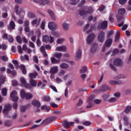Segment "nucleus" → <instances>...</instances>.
<instances>
[{
	"label": "nucleus",
	"instance_id": "nucleus-1",
	"mask_svg": "<svg viewBox=\"0 0 131 131\" xmlns=\"http://www.w3.org/2000/svg\"><path fill=\"white\" fill-rule=\"evenodd\" d=\"M14 12L17 16H20L21 19H22L25 15V9L24 8L22 7H20L18 5H16L14 6Z\"/></svg>",
	"mask_w": 131,
	"mask_h": 131
},
{
	"label": "nucleus",
	"instance_id": "nucleus-2",
	"mask_svg": "<svg viewBox=\"0 0 131 131\" xmlns=\"http://www.w3.org/2000/svg\"><path fill=\"white\" fill-rule=\"evenodd\" d=\"M42 41L43 42H50V43H53L55 41V38L51 35H43L42 37Z\"/></svg>",
	"mask_w": 131,
	"mask_h": 131
},
{
	"label": "nucleus",
	"instance_id": "nucleus-3",
	"mask_svg": "<svg viewBox=\"0 0 131 131\" xmlns=\"http://www.w3.org/2000/svg\"><path fill=\"white\" fill-rule=\"evenodd\" d=\"M20 97L21 99H26L27 100H30L33 97L32 94L30 93H25V91L23 90H21L20 92Z\"/></svg>",
	"mask_w": 131,
	"mask_h": 131
},
{
	"label": "nucleus",
	"instance_id": "nucleus-4",
	"mask_svg": "<svg viewBox=\"0 0 131 131\" xmlns=\"http://www.w3.org/2000/svg\"><path fill=\"white\" fill-rule=\"evenodd\" d=\"M96 38V35L94 33H91L90 35H89L86 38V43L88 45H91L94 41L95 40V38Z\"/></svg>",
	"mask_w": 131,
	"mask_h": 131
},
{
	"label": "nucleus",
	"instance_id": "nucleus-5",
	"mask_svg": "<svg viewBox=\"0 0 131 131\" xmlns=\"http://www.w3.org/2000/svg\"><path fill=\"white\" fill-rule=\"evenodd\" d=\"M20 81L22 84L23 86H24V88H26V89H31V85L27 83V82L26 81V79H25V78L23 77H20Z\"/></svg>",
	"mask_w": 131,
	"mask_h": 131
},
{
	"label": "nucleus",
	"instance_id": "nucleus-6",
	"mask_svg": "<svg viewBox=\"0 0 131 131\" xmlns=\"http://www.w3.org/2000/svg\"><path fill=\"white\" fill-rule=\"evenodd\" d=\"M48 28L52 31L57 30V29L58 28V25L54 21H50L48 24Z\"/></svg>",
	"mask_w": 131,
	"mask_h": 131
},
{
	"label": "nucleus",
	"instance_id": "nucleus-7",
	"mask_svg": "<svg viewBox=\"0 0 131 131\" xmlns=\"http://www.w3.org/2000/svg\"><path fill=\"white\" fill-rule=\"evenodd\" d=\"M18 94L17 93V91H12L10 94V98L13 102H17L19 98H18V96H17V95Z\"/></svg>",
	"mask_w": 131,
	"mask_h": 131
},
{
	"label": "nucleus",
	"instance_id": "nucleus-8",
	"mask_svg": "<svg viewBox=\"0 0 131 131\" xmlns=\"http://www.w3.org/2000/svg\"><path fill=\"white\" fill-rule=\"evenodd\" d=\"M94 12V9L92 7H90L88 9V10L86 11H81L79 12L80 16H85V15H88V14H92Z\"/></svg>",
	"mask_w": 131,
	"mask_h": 131
},
{
	"label": "nucleus",
	"instance_id": "nucleus-9",
	"mask_svg": "<svg viewBox=\"0 0 131 131\" xmlns=\"http://www.w3.org/2000/svg\"><path fill=\"white\" fill-rule=\"evenodd\" d=\"M109 89H110L109 85L104 84L101 86L99 91V90H95L94 93H97L99 94L100 93V92H106V91H108Z\"/></svg>",
	"mask_w": 131,
	"mask_h": 131
},
{
	"label": "nucleus",
	"instance_id": "nucleus-10",
	"mask_svg": "<svg viewBox=\"0 0 131 131\" xmlns=\"http://www.w3.org/2000/svg\"><path fill=\"white\" fill-rule=\"evenodd\" d=\"M114 65L118 67H121L123 65V61L120 58H116L114 60Z\"/></svg>",
	"mask_w": 131,
	"mask_h": 131
},
{
	"label": "nucleus",
	"instance_id": "nucleus-11",
	"mask_svg": "<svg viewBox=\"0 0 131 131\" xmlns=\"http://www.w3.org/2000/svg\"><path fill=\"white\" fill-rule=\"evenodd\" d=\"M98 39L100 42H103L105 40V32H101L99 33L98 36Z\"/></svg>",
	"mask_w": 131,
	"mask_h": 131
},
{
	"label": "nucleus",
	"instance_id": "nucleus-12",
	"mask_svg": "<svg viewBox=\"0 0 131 131\" xmlns=\"http://www.w3.org/2000/svg\"><path fill=\"white\" fill-rule=\"evenodd\" d=\"M107 26H108V23L106 21H104L102 23H99L98 25V28H100L101 29H106Z\"/></svg>",
	"mask_w": 131,
	"mask_h": 131
},
{
	"label": "nucleus",
	"instance_id": "nucleus-13",
	"mask_svg": "<svg viewBox=\"0 0 131 131\" xmlns=\"http://www.w3.org/2000/svg\"><path fill=\"white\" fill-rule=\"evenodd\" d=\"M56 52H66L67 51V47L65 46H58L55 49Z\"/></svg>",
	"mask_w": 131,
	"mask_h": 131
},
{
	"label": "nucleus",
	"instance_id": "nucleus-14",
	"mask_svg": "<svg viewBox=\"0 0 131 131\" xmlns=\"http://www.w3.org/2000/svg\"><path fill=\"white\" fill-rule=\"evenodd\" d=\"M112 45V39H108L105 41V45H104L102 48V52H105V50H106V47H110Z\"/></svg>",
	"mask_w": 131,
	"mask_h": 131
},
{
	"label": "nucleus",
	"instance_id": "nucleus-15",
	"mask_svg": "<svg viewBox=\"0 0 131 131\" xmlns=\"http://www.w3.org/2000/svg\"><path fill=\"white\" fill-rule=\"evenodd\" d=\"M12 110V106L10 104H7L5 108L3 110V112L4 114H9V112Z\"/></svg>",
	"mask_w": 131,
	"mask_h": 131
},
{
	"label": "nucleus",
	"instance_id": "nucleus-16",
	"mask_svg": "<svg viewBox=\"0 0 131 131\" xmlns=\"http://www.w3.org/2000/svg\"><path fill=\"white\" fill-rule=\"evenodd\" d=\"M55 119H57V117H51L50 118L46 119L45 120H44L42 122V123L43 124H48V123H50V122H52V121H53V120H55Z\"/></svg>",
	"mask_w": 131,
	"mask_h": 131
},
{
	"label": "nucleus",
	"instance_id": "nucleus-17",
	"mask_svg": "<svg viewBox=\"0 0 131 131\" xmlns=\"http://www.w3.org/2000/svg\"><path fill=\"white\" fill-rule=\"evenodd\" d=\"M58 71H59L58 67L54 66L50 68V73L51 74H56V73H58Z\"/></svg>",
	"mask_w": 131,
	"mask_h": 131
},
{
	"label": "nucleus",
	"instance_id": "nucleus-18",
	"mask_svg": "<svg viewBox=\"0 0 131 131\" xmlns=\"http://www.w3.org/2000/svg\"><path fill=\"white\" fill-rule=\"evenodd\" d=\"M81 53H82V51L80 49H79L77 50V51L76 53V55H75V60L76 61H78L80 58H81Z\"/></svg>",
	"mask_w": 131,
	"mask_h": 131
},
{
	"label": "nucleus",
	"instance_id": "nucleus-19",
	"mask_svg": "<svg viewBox=\"0 0 131 131\" xmlns=\"http://www.w3.org/2000/svg\"><path fill=\"white\" fill-rule=\"evenodd\" d=\"M97 49H98V44H97V43H93L90 50L91 53H92V54L96 53Z\"/></svg>",
	"mask_w": 131,
	"mask_h": 131
},
{
	"label": "nucleus",
	"instance_id": "nucleus-20",
	"mask_svg": "<svg viewBox=\"0 0 131 131\" xmlns=\"http://www.w3.org/2000/svg\"><path fill=\"white\" fill-rule=\"evenodd\" d=\"M3 38L5 39H8L10 42H13V41H14V38H13V37H12V36H9L6 33L4 34Z\"/></svg>",
	"mask_w": 131,
	"mask_h": 131
},
{
	"label": "nucleus",
	"instance_id": "nucleus-21",
	"mask_svg": "<svg viewBox=\"0 0 131 131\" xmlns=\"http://www.w3.org/2000/svg\"><path fill=\"white\" fill-rule=\"evenodd\" d=\"M109 83L112 85H116V84L119 85L122 83V81L121 80H110Z\"/></svg>",
	"mask_w": 131,
	"mask_h": 131
},
{
	"label": "nucleus",
	"instance_id": "nucleus-22",
	"mask_svg": "<svg viewBox=\"0 0 131 131\" xmlns=\"http://www.w3.org/2000/svg\"><path fill=\"white\" fill-rule=\"evenodd\" d=\"M39 4L40 6H46V5H49L50 4V1L49 0H39Z\"/></svg>",
	"mask_w": 131,
	"mask_h": 131
},
{
	"label": "nucleus",
	"instance_id": "nucleus-23",
	"mask_svg": "<svg viewBox=\"0 0 131 131\" xmlns=\"http://www.w3.org/2000/svg\"><path fill=\"white\" fill-rule=\"evenodd\" d=\"M32 105L36 107L37 108H39L40 107V102L37 100H34L32 102Z\"/></svg>",
	"mask_w": 131,
	"mask_h": 131
},
{
	"label": "nucleus",
	"instance_id": "nucleus-24",
	"mask_svg": "<svg viewBox=\"0 0 131 131\" xmlns=\"http://www.w3.org/2000/svg\"><path fill=\"white\" fill-rule=\"evenodd\" d=\"M60 68L61 69H68L69 68V65L68 64L65 63V62H62L61 63L60 66H59Z\"/></svg>",
	"mask_w": 131,
	"mask_h": 131
},
{
	"label": "nucleus",
	"instance_id": "nucleus-25",
	"mask_svg": "<svg viewBox=\"0 0 131 131\" xmlns=\"http://www.w3.org/2000/svg\"><path fill=\"white\" fill-rule=\"evenodd\" d=\"M70 26L69 24L67 23H63L62 25V28L65 31H67L69 29Z\"/></svg>",
	"mask_w": 131,
	"mask_h": 131
},
{
	"label": "nucleus",
	"instance_id": "nucleus-26",
	"mask_svg": "<svg viewBox=\"0 0 131 131\" xmlns=\"http://www.w3.org/2000/svg\"><path fill=\"white\" fill-rule=\"evenodd\" d=\"M51 61L52 64H59L60 62H61V60L60 59H57L55 58V57H51Z\"/></svg>",
	"mask_w": 131,
	"mask_h": 131
},
{
	"label": "nucleus",
	"instance_id": "nucleus-27",
	"mask_svg": "<svg viewBox=\"0 0 131 131\" xmlns=\"http://www.w3.org/2000/svg\"><path fill=\"white\" fill-rule=\"evenodd\" d=\"M8 27L9 30H13V29H15V23L13 21H11Z\"/></svg>",
	"mask_w": 131,
	"mask_h": 131
},
{
	"label": "nucleus",
	"instance_id": "nucleus-28",
	"mask_svg": "<svg viewBox=\"0 0 131 131\" xmlns=\"http://www.w3.org/2000/svg\"><path fill=\"white\" fill-rule=\"evenodd\" d=\"M48 14H49L51 18H52V20H56V16H55V13L53 11L49 10L48 11Z\"/></svg>",
	"mask_w": 131,
	"mask_h": 131
},
{
	"label": "nucleus",
	"instance_id": "nucleus-29",
	"mask_svg": "<svg viewBox=\"0 0 131 131\" xmlns=\"http://www.w3.org/2000/svg\"><path fill=\"white\" fill-rule=\"evenodd\" d=\"M39 23H40V19H39L38 21H37V19H34L31 21V24L32 25H36V26H38Z\"/></svg>",
	"mask_w": 131,
	"mask_h": 131
},
{
	"label": "nucleus",
	"instance_id": "nucleus-30",
	"mask_svg": "<svg viewBox=\"0 0 131 131\" xmlns=\"http://www.w3.org/2000/svg\"><path fill=\"white\" fill-rule=\"evenodd\" d=\"M30 83L31 84L32 86H34V88H35V86L37 85V83L36 82V81L32 79H31L30 80Z\"/></svg>",
	"mask_w": 131,
	"mask_h": 131
},
{
	"label": "nucleus",
	"instance_id": "nucleus-31",
	"mask_svg": "<svg viewBox=\"0 0 131 131\" xmlns=\"http://www.w3.org/2000/svg\"><path fill=\"white\" fill-rule=\"evenodd\" d=\"M5 80H6V77L5 76H0V90L2 89V83H5Z\"/></svg>",
	"mask_w": 131,
	"mask_h": 131
},
{
	"label": "nucleus",
	"instance_id": "nucleus-32",
	"mask_svg": "<svg viewBox=\"0 0 131 131\" xmlns=\"http://www.w3.org/2000/svg\"><path fill=\"white\" fill-rule=\"evenodd\" d=\"M19 68L21 70L23 74H26L27 73V71H26V69H25V66L23 64L19 66Z\"/></svg>",
	"mask_w": 131,
	"mask_h": 131
},
{
	"label": "nucleus",
	"instance_id": "nucleus-33",
	"mask_svg": "<svg viewBox=\"0 0 131 131\" xmlns=\"http://www.w3.org/2000/svg\"><path fill=\"white\" fill-rule=\"evenodd\" d=\"M27 15L29 19H33V18H35V14L32 12H29L28 13Z\"/></svg>",
	"mask_w": 131,
	"mask_h": 131
},
{
	"label": "nucleus",
	"instance_id": "nucleus-34",
	"mask_svg": "<svg viewBox=\"0 0 131 131\" xmlns=\"http://www.w3.org/2000/svg\"><path fill=\"white\" fill-rule=\"evenodd\" d=\"M118 14L119 15H121V16H122V15H124V14H125V9H124V8L119 9Z\"/></svg>",
	"mask_w": 131,
	"mask_h": 131
},
{
	"label": "nucleus",
	"instance_id": "nucleus-35",
	"mask_svg": "<svg viewBox=\"0 0 131 131\" xmlns=\"http://www.w3.org/2000/svg\"><path fill=\"white\" fill-rule=\"evenodd\" d=\"M41 110H46V111H47V112H49V111H50V110H51V107L48 106L47 105H43L41 106Z\"/></svg>",
	"mask_w": 131,
	"mask_h": 131
},
{
	"label": "nucleus",
	"instance_id": "nucleus-36",
	"mask_svg": "<svg viewBox=\"0 0 131 131\" xmlns=\"http://www.w3.org/2000/svg\"><path fill=\"white\" fill-rule=\"evenodd\" d=\"M36 76H37V73L35 72L34 73H30L29 74V77H30L31 79H33V78H36Z\"/></svg>",
	"mask_w": 131,
	"mask_h": 131
},
{
	"label": "nucleus",
	"instance_id": "nucleus-37",
	"mask_svg": "<svg viewBox=\"0 0 131 131\" xmlns=\"http://www.w3.org/2000/svg\"><path fill=\"white\" fill-rule=\"evenodd\" d=\"M0 59H1L2 61H4V62H7L9 60V57L6 55H4L3 56H1Z\"/></svg>",
	"mask_w": 131,
	"mask_h": 131
},
{
	"label": "nucleus",
	"instance_id": "nucleus-38",
	"mask_svg": "<svg viewBox=\"0 0 131 131\" xmlns=\"http://www.w3.org/2000/svg\"><path fill=\"white\" fill-rule=\"evenodd\" d=\"M54 57L57 58V59H60L62 57V53H55L54 54Z\"/></svg>",
	"mask_w": 131,
	"mask_h": 131
},
{
	"label": "nucleus",
	"instance_id": "nucleus-39",
	"mask_svg": "<svg viewBox=\"0 0 131 131\" xmlns=\"http://www.w3.org/2000/svg\"><path fill=\"white\" fill-rule=\"evenodd\" d=\"M45 86H46V84L42 83L41 82H39L37 84V87L39 88L40 89H44Z\"/></svg>",
	"mask_w": 131,
	"mask_h": 131
},
{
	"label": "nucleus",
	"instance_id": "nucleus-40",
	"mask_svg": "<svg viewBox=\"0 0 131 131\" xmlns=\"http://www.w3.org/2000/svg\"><path fill=\"white\" fill-rule=\"evenodd\" d=\"M65 70L61 69L58 72V75H59V76H63V75H65Z\"/></svg>",
	"mask_w": 131,
	"mask_h": 131
},
{
	"label": "nucleus",
	"instance_id": "nucleus-41",
	"mask_svg": "<svg viewBox=\"0 0 131 131\" xmlns=\"http://www.w3.org/2000/svg\"><path fill=\"white\" fill-rule=\"evenodd\" d=\"M64 41H65V39H64V38H58L57 40V43H58V45H62V43H63V42H64Z\"/></svg>",
	"mask_w": 131,
	"mask_h": 131
},
{
	"label": "nucleus",
	"instance_id": "nucleus-42",
	"mask_svg": "<svg viewBox=\"0 0 131 131\" xmlns=\"http://www.w3.org/2000/svg\"><path fill=\"white\" fill-rule=\"evenodd\" d=\"M86 70H88V68H86V67H83L80 70V73H85V72H86Z\"/></svg>",
	"mask_w": 131,
	"mask_h": 131
},
{
	"label": "nucleus",
	"instance_id": "nucleus-43",
	"mask_svg": "<svg viewBox=\"0 0 131 131\" xmlns=\"http://www.w3.org/2000/svg\"><path fill=\"white\" fill-rule=\"evenodd\" d=\"M120 36V33H119V32H117L115 36V41H118V40H119Z\"/></svg>",
	"mask_w": 131,
	"mask_h": 131
},
{
	"label": "nucleus",
	"instance_id": "nucleus-44",
	"mask_svg": "<svg viewBox=\"0 0 131 131\" xmlns=\"http://www.w3.org/2000/svg\"><path fill=\"white\" fill-rule=\"evenodd\" d=\"M123 120L125 125H128V118L127 117H124Z\"/></svg>",
	"mask_w": 131,
	"mask_h": 131
},
{
	"label": "nucleus",
	"instance_id": "nucleus-45",
	"mask_svg": "<svg viewBox=\"0 0 131 131\" xmlns=\"http://www.w3.org/2000/svg\"><path fill=\"white\" fill-rule=\"evenodd\" d=\"M8 90L6 88H3L2 90V94L3 96H7V93Z\"/></svg>",
	"mask_w": 131,
	"mask_h": 131
},
{
	"label": "nucleus",
	"instance_id": "nucleus-46",
	"mask_svg": "<svg viewBox=\"0 0 131 131\" xmlns=\"http://www.w3.org/2000/svg\"><path fill=\"white\" fill-rule=\"evenodd\" d=\"M71 77H72L71 74H67L63 76V79L64 80H67L68 78H71Z\"/></svg>",
	"mask_w": 131,
	"mask_h": 131
},
{
	"label": "nucleus",
	"instance_id": "nucleus-47",
	"mask_svg": "<svg viewBox=\"0 0 131 131\" xmlns=\"http://www.w3.org/2000/svg\"><path fill=\"white\" fill-rule=\"evenodd\" d=\"M12 63L15 64V66L17 69L20 68V66L19 67V65L18 64V61L16 60H13Z\"/></svg>",
	"mask_w": 131,
	"mask_h": 131
},
{
	"label": "nucleus",
	"instance_id": "nucleus-48",
	"mask_svg": "<svg viewBox=\"0 0 131 131\" xmlns=\"http://www.w3.org/2000/svg\"><path fill=\"white\" fill-rule=\"evenodd\" d=\"M96 21V20H97V17L95 16L94 17H93V16H90L88 17V21H89V22H91V21Z\"/></svg>",
	"mask_w": 131,
	"mask_h": 131
},
{
	"label": "nucleus",
	"instance_id": "nucleus-49",
	"mask_svg": "<svg viewBox=\"0 0 131 131\" xmlns=\"http://www.w3.org/2000/svg\"><path fill=\"white\" fill-rule=\"evenodd\" d=\"M16 39V41H17L18 43H21V42H22V39L21 38V37H20V36H17Z\"/></svg>",
	"mask_w": 131,
	"mask_h": 131
},
{
	"label": "nucleus",
	"instance_id": "nucleus-50",
	"mask_svg": "<svg viewBox=\"0 0 131 131\" xmlns=\"http://www.w3.org/2000/svg\"><path fill=\"white\" fill-rule=\"evenodd\" d=\"M50 105L51 106V107H53V108H58V107L59 106L58 104L55 103L54 102H51Z\"/></svg>",
	"mask_w": 131,
	"mask_h": 131
},
{
	"label": "nucleus",
	"instance_id": "nucleus-51",
	"mask_svg": "<svg viewBox=\"0 0 131 131\" xmlns=\"http://www.w3.org/2000/svg\"><path fill=\"white\" fill-rule=\"evenodd\" d=\"M63 126H64L66 128H68L69 127V122H64L63 123Z\"/></svg>",
	"mask_w": 131,
	"mask_h": 131
},
{
	"label": "nucleus",
	"instance_id": "nucleus-52",
	"mask_svg": "<svg viewBox=\"0 0 131 131\" xmlns=\"http://www.w3.org/2000/svg\"><path fill=\"white\" fill-rule=\"evenodd\" d=\"M5 125L6 126H11L12 125V122L10 121H6L5 122Z\"/></svg>",
	"mask_w": 131,
	"mask_h": 131
},
{
	"label": "nucleus",
	"instance_id": "nucleus-53",
	"mask_svg": "<svg viewBox=\"0 0 131 131\" xmlns=\"http://www.w3.org/2000/svg\"><path fill=\"white\" fill-rule=\"evenodd\" d=\"M131 110V106H127L125 110V113H129L130 112Z\"/></svg>",
	"mask_w": 131,
	"mask_h": 131
},
{
	"label": "nucleus",
	"instance_id": "nucleus-54",
	"mask_svg": "<svg viewBox=\"0 0 131 131\" xmlns=\"http://www.w3.org/2000/svg\"><path fill=\"white\" fill-rule=\"evenodd\" d=\"M26 109H27V108H26V106L24 105H21L20 106V111L21 112H25V111H26Z\"/></svg>",
	"mask_w": 131,
	"mask_h": 131
},
{
	"label": "nucleus",
	"instance_id": "nucleus-55",
	"mask_svg": "<svg viewBox=\"0 0 131 131\" xmlns=\"http://www.w3.org/2000/svg\"><path fill=\"white\" fill-rule=\"evenodd\" d=\"M15 4H17L18 5H21L23 4V0H14Z\"/></svg>",
	"mask_w": 131,
	"mask_h": 131
},
{
	"label": "nucleus",
	"instance_id": "nucleus-56",
	"mask_svg": "<svg viewBox=\"0 0 131 131\" xmlns=\"http://www.w3.org/2000/svg\"><path fill=\"white\" fill-rule=\"evenodd\" d=\"M56 82H57V83H61V82H62L63 81L62 80V79H61V78H59V77H57L55 79Z\"/></svg>",
	"mask_w": 131,
	"mask_h": 131
},
{
	"label": "nucleus",
	"instance_id": "nucleus-57",
	"mask_svg": "<svg viewBox=\"0 0 131 131\" xmlns=\"http://www.w3.org/2000/svg\"><path fill=\"white\" fill-rule=\"evenodd\" d=\"M33 60L35 63H38V58L36 56H33Z\"/></svg>",
	"mask_w": 131,
	"mask_h": 131
},
{
	"label": "nucleus",
	"instance_id": "nucleus-58",
	"mask_svg": "<svg viewBox=\"0 0 131 131\" xmlns=\"http://www.w3.org/2000/svg\"><path fill=\"white\" fill-rule=\"evenodd\" d=\"M126 2H127V0H119V3L120 5H124L126 4Z\"/></svg>",
	"mask_w": 131,
	"mask_h": 131
},
{
	"label": "nucleus",
	"instance_id": "nucleus-59",
	"mask_svg": "<svg viewBox=\"0 0 131 131\" xmlns=\"http://www.w3.org/2000/svg\"><path fill=\"white\" fill-rule=\"evenodd\" d=\"M45 26H46V23L45 21H42L40 25L41 29H42V30H45Z\"/></svg>",
	"mask_w": 131,
	"mask_h": 131
},
{
	"label": "nucleus",
	"instance_id": "nucleus-60",
	"mask_svg": "<svg viewBox=\"0 0 131 131\" xmlns=\"http://www.w3.org/2000/svg\"><path fill=\"white\" fill-rule=\"evenodd\" d=\"M17 50H18V53H19V54H22V53H23V51H22V47H21L20 46H18L17 47Z\"/></svg>",
	"mask_w": 131,
	"mask_h": 131
},
{
	"label": "nucleus",
	"instance_id": "nucleus-61",
	"mask_svg": "<svg viewBox=\"0 0 131 131\" xmlns=\"http://www.w3.org/2000/svg\"><path fill=\"white\" fill-rule=\"evenodd\" d=\"M1 48H2L3 50H7L8 46H7L6 44H3L2 46L0 45V49H1Z\"/></svg>",
	"mask_w": 131,
	"mask_h": 131
},
{
	"label": "nucleus",
	"instance_id": "nucleus-62",
	"mask_svg": "<svg viewBox=\"0 0 131 131\" xmlns=\"http://www.w3.org/2000/svg\"><path fill=\"white\" fill-rule=\"evenodd\" d=\"M40 51L41 52V53H45V52H46V47L44 46L41 47L40 49Z\"/></svg>",
	"mask_w": 131,
	"mask_h": 131
},
{
	"label": "nucleus",
	"instance_id": "nucleus-63",
	"mask_svg": "<svg viewBox=\"0 0 131 131\" xmlns=\"http://www.w3.org/2000/svg\"><path fill=\"white\" fill-rule=\"evenodd\" d=\"M121 78H124V75H119L115 78V79H120Z\"/></svg>",
	"mask_w": 131,
	"mask_h": 131
},
{
	"label": "nucleus",
	"instance_id": "nucleus-64",
	"mask_svg": "<svg viewBox=\"0 0 131 131\" xmlns=\"http://www.w3.org/2000/svg\"><path fill=\"white\" fill-rule=\"evenodd\" d=\"M83 125H86V126H89V125H91V122L90 121H85L83 123Z\"/></svg>",
	"mask_w": 131,
	"mask_h": 131
}]
</instances>
